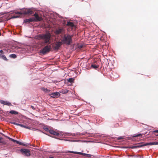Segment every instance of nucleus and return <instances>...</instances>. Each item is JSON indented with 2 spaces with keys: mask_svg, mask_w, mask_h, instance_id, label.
<instances>
[{
  "mask_svg": "<svg viewBox=\"0 0 158 158\" xmlns=\"http://www.w3.org/2000/svg\"><path fill=\"white\" fill-rule=\"evenodd\" d=\"M0 102L2 104L4 105H7L8 106H10L11 105V104L10 103L6 101L1 100L0 101Z\"/></svg>",
  "mask_w": 158,
  "mask_h": 158,
  "instance_id": "13",
  "label": "nucleus"
},
{
  "mask_svg": "<svg viewBox=\"0 0 158 158\" xmlns=\"http://www.w3.org/2000/svg\"><path fill=\"white\" fill-rule=\"evenodd\" d=\"M63 31L62 29H58L56 31V33L57 34H60Z\"/></svg>",
  "mask_w": 158,
  "mask_h": 158,
  "instance_id": "19",
  "label": "nucleus"
},
{
  "mask_svg": "<svg viewBox=\"0 0 158 158\" xmlns=\"http://www.w3.org/2000/svg\"><path fill=\"white\" fill-rule=\"evenodd\" d=\"M33 16L35 17V18L34 19V22H37L38 21H40L43 20V18L41 16H40L38 15L35 13Z\"/></svg>",
  "mask_w": 158,
  "mask_h": 158,
  "instance_id": "8",
  "label": "nucleus"
},
{
  "mask_svg": "<svg viewBox=\"0 0 158 158\" xmlns=\"http://www.w3.org/2000/svg\"><path fill=\"white\" fill-rule=\"evenodd\" d=\"M123 139V137H118V139L119 140V139Z\"/></svg>",
  "mask_w": 158,
  "mask_h": 158,
  "instance_id": "34",
  "label": "nucleus"
},
{
  "mask_svg": "<svg viewBox=\"0 0 158 158\" xmlns=\"http://www.w3.org/2000/svg\"><path fill=\"white\" fill-rule=\"evenodd\" d=\"M51 35L50 33L47 32L44 34H39L35 37V39L36 40H42V41L41 44L42 45L49 44L50 43Z\"/></svg>",
  "mask_w": 158,
  "mask_h": 158,
  "instance_id": "1",
  "label": "nucleus"
},
{
  "mask_svg": "<svg viewBox=\"0 0 158 158\" xmlns=\"http://www.w3.org/2000/svg\"><path fill=\"white\" fill-rule=\"evenodd\" d=\"M15 13L17 14H19V15H23V10H22V12H15Z\"/></svg>",
  "mask_w": 158,
  "mask_h": 158,
  "instance_id": "26",
  "label": "nucleus"
},
{
  "mask_svg": "<svg viewBox=\"0 0 158 158\" xmlns=\"http://www.w3.org/2000/svg\"><path fill=\"white\" fill-rule=\"evenodd\" d=\"M63 44L62 42L58 41L56 42L55 44L54 48L55 50H58L59 49L60 46Z\"/></svg>",
  "mask_w": 158,
  "mask_h": 158,
  "instance_id": "9",
  "label": "nucleus"
},
{
  "mask_svg": "<svg viewBox=\"0 0 158 158\" xmlns=\"http://www.w3.org/2000/svg\"><path fill=\"white\" fill-rule=\"evenodd\" d=\"M49 158H54L53 157H49Z\"/></svg>",
  "mask_w": 158,
  "mask_h": 158,
  "instance_id": "35",
  "label": "nucleus"
},
{
  "mask_svg": "<svg viewBox=\"0 0 158 158\" xmlns=\"http://www.w3.org/2000/svg\"><path fill=\"white\" fill-rule=\"evenodd\" d=\"M31 108H32L33 110H35V108L34 106H31Z\"/></svg>",
  "mask_w": 158,
  "mask_h": 158,
  "instance_id": "31",
  "label": "nucleus"
},
{
  "mask_svg": "<svg viewBox=\"0 0 158 158\" xmlns=\"http://www.w3.org/2000/svg\"><path fill=\"white\" fill-rule=\"evenodd\" d=\"M67 25L69 26L72 28H73L74 27H75L74 23H73L70 22H68L67 23Z\"/></svg>",
  "mask_w": 158,
  "mask_h": 158,
  "instance_id": "16",
  "label": "nucleus"
},
{
  "mask_svg": "<svg viewBox=\"0 0 158 158\" xmlns=\"http://www.w3.org/2000/svg\"><path fill=\"white\" fill-rule=\"evenodd\" d=\"M154 133H158V130H156L153 131Z\"/></svg>",
  "mask_w": 158,
  "mask_h": 158,
  "instance_id": "33",
  "label": "nucleus"
},
{
  "mask_svg": "<svg viewBox=\"0 0 158 158\" xmlns=\"http://www.w3.org/2000/svg\"><path fill=\"white\" fill-rule=\"evenodd\" d=\"M11 123L14 125L20 126L22 127H24V128H25L27 129H31V128L30 127H28L27 126H26L24 125H22L21 124H19V123H18L15 122H12V123Z\"/></svg>",
  "mask_w": 158,
  "mask_h": 158,
  "instance_id": "12",
  "label": "nucleus"
},
{
  "mask_svg": "<svg viewBox=\"0 0 158 158\" xmlns=\"http://www.w3.org/2000/svg\"><path fill=\"white\" fill-rule=\"evenodd\" d=\"M85 45H83V44H80V45H78V46H77V47L78 48H80V49H81L82 48H83L85 47Z\"/></svg>",
  "mask_w": 158,
  "mask_h": 158,
  "instance_id": "25",
  "label": "nucleus"
},
{
  "mask_svg": "<svg viewBox=\"0 0 158 158\" xmlns=\"http://www.w3.org/2000/svg\"><path fill=\"white\" fill-rule=\"evenodd\" d=\"M21 154L25 156H29L31 155L30 150L27 149H21L20 150Z\"/></svg>",
  "mask_w": 158,
  "mask_h": 158,
  "instance_id": "5",
  "label": "nucleus"
},
{
  "mask_svg": "<svg viewBox=\"0 0 158 158\" xmlns=\"http://www.w3.org/2000/svg\"><path fill=\"white\" fill-rule=\"evenodd\" d=\"M19 16H13L12 17V18H17L19 17Z\"/></svg>",
  "mask_w": 158,
  "mask_h": 158,
  "instance_id": "30",
  "label": "nucleus"
},
{
  "mask_svg": "<svg viewBox=\"0 0 158 158\" xmlns=\"http://www.w3.org/2000/svg\"><path fill=\"white\" fill-rule=\"evenodd\" d=\"M6 137L8 139H9L11 141H13L14 142H16L17 144H19L20 145H23V146H27V144H25L23 143H22V142H19L17 140H15V139H13L11 138H10V137L6 136Z\"/></svg>",
  "mask_w": 158,
  "mask_h": 158,
  "instance_id": "6",
  "label": "nucleus"
},
{
  "mask_svg": "<svg viewBox=\"0 0 158 158\" xmlns=\"http://www.w3.org/2000/svg\"><path fill=\"white\" fill-rule=\"evenodd\" d=\"M51 97L52 98H57L60 97V94L58 92H54L50 94Z\"/></svg>",
  "mask_w": 158,
  "mask_h": 158,
  "instance_id": "11",
  "label": "nucleus"
},
{
  "mask_svg": "<svg viewBox=\"0 0 158 158\" xmlns=\"http://www.w3.org/2000/svg\"><path fill=\"white\" fill-rule=\"evenodd\" d=\"M44 91L46 93H49L50 90L49 89H44Z\"/></svg>",
  "mask_w": 158,
  "mask_h": 158,
  "instance_id": "27",
  "label": "nucleus"
},
{
  "mask_svg": "<svg viewBox=\"0 0 158 158\" xmlns=\"http://www.w3.org/2000/svg\"><path fill=\"white\" fill-rule=\"evenodd\" d=\"M91 67L93 68L94 69H96L97 68H98L99 67V66L98 65H97L94 64H92L91 66Z\"/></svg>",
  "mask_w": 158,
  "mask_h": 158,
  "instance_id": "22",
  "label": "nucleus"
},
{
  "mask_svg": "<svg viewBox=\"0 0 158 158\" xmlns=\"http://www.w3.org/2000/svg\"><path fill=\"white\" fill-rule=\"evenodd\" d=\"M73 36V35L65 34L62 37L61 41L63 44L69 45L72 42V38Z\"/></svg>",
  "mask_w": 158,
  "mask_h": 158,
  "instance_id": "2",
  "label": "nucleus"
},
{
  "mask_svg": "<svg viewBox=\"0 0 158 158\" xmlns=\"http://www.w3.org/2000/svg\"><path fill=\"white\" fill-rule=\"evenodd\" d=\"M33 13V11L31 9H27L23 10V13L24 15H30Z\"/></svg>",
  "mask_w": 158,
  "mask_h": 158,
  "instance_id": "7",
  "label": "nucleus"
},
{
  "mask_svg": "<svg viewBox=\"0 0 158 158\" xmlns=\"http://www.w3.org/2000/svg\"><path fill=\"white\" fill-rule=\"evenodd\" d=\"M68 81L71 83H73L74 82V79L72 78H69L68 80Z\"/></svg>",
  "mask_w": 158,
  "mask_h": 158,
  "instance_id": "23",
  "label": "nucleus"
},
{
  "mask_svg": "<svg viewBox=\"0 0 158 158\" xmlns=\"http://www.w3.org/2000/svg\"><path fill=\"white\" fill-rule=\"evenodd\" d=\"M69 91V90L66 89H62L61 90L60 92L63 94H65L67 93Z\"/></svg>",
  "mask_w": 158,
  "mask_h": 158,
  "instance_id": "18",
  "label": "nucleus"
},
{
  "mask_svg": "<svg viewBox=\"0 0 158 158\" xmlns=\"http://www.w3.org/2000/svg\"><path fill=\"white\" fill-rule=\"evenodd\" d=\"M67 152L68 153H73L75 154H80L81 155L85 156L87 157H89V155L87 154H85L84 153H81V152H73V151H68Z\"/></svg>",
  "mask_w": 158,
  "mask_h": 158,
  "instance_id": "10",
  "label": "nucleus"
},
{
  "mask_svg": "<svg viewBox=\"0 0 158 158\" xmlns=\"http://www.w3.org/2000/svg\"><path fill=\"white\" fill-rule=\"evenodd\" d=\"M51 46L50 45H47L45 46L42 50H40V52L44 55L49 52L51 50Z\"/></svg>",
  "mask_w": 158,
  "mask_h": 158,
  "instance_id": "4",
  "label": "nucleus"
},
{
  "mask_svg": "<svg viewBox=\"0 0 158 158\" xmlns=\"http://www.w3.org/2000/svg\"><path fill=\"white\" fill-rule=\"evenodd\" d=\"M9 57L12 58H16L17 56L15 54H13L10 55Z\"/></svg>",
  "mask_w": 158,
  "mask_h": 158,
  "instance_id": "21",
  "label": "nucleus"
},
{
  "mask_svg": "<svg viewBox=\"0 0 158 158\" xmlns=\"http://www.w3.org/2000/svg\"><path fill=\"white\" fill-rule=\"evenodd\" d=\"M44 129L45 130V131H48L49 132H50V130L51 129L50 128L46 127H44Z\"/></svg>",
  "mask_w": 158,
  "mask_h": 158,
  "instance_id": "24",
  "label": "nucleus"
},
{
  "mask_svg": "<svg viewBox=\"0 0 158 158\" xmlns=\"http://www.w3.org/2000/svg\"><path fill=\"white\" fill-rule=\"evenodd\" d=\"M10 113L12 114H18V112L16 111L11 110L10 111Z\"/></svg>",
  "mask_w": 158,
  "mask_h": 158,
  "instance_id": "20",
  "label": "nucleus"
},
{
  "mask_svg": "<svg viewBox=\"0 0 158 158\" xmlns=\"http://www.w3.org/2000/svg\"><path fill=\"white\" fill-rule=\"evenodd\" d=\"M158 145V142H152L146 143H144L142 145L139 144L136 146H133L131 147V148H139L142 146H146L147 145Z\"/></svg>",
  "mask_w": 158,
  "mask_h": 158,
  "instance_id": "3",
  "label": "nucleus"
},
{
  "mask_svg": "<svg viewBox=\"0 0 158 158\" xmlns=\"http://www.w3.org/2000/svg\"><path fill=\"white\" fill-rule=\"evenodd\" d=\"M24 22L26 23H30L32 22H34V18H30L28 19H26L24 20Z\"/></svg>",
  "mask_w": 158,
  "mask_h": 158,
  "instance_id": "15",
  "label": "nucleus"
},
{
  "mask_svg": "<svg viewBox=\"0 0 158 158\" xmlns=\"http://www.w3.org/2000/svg\"><path fill=\"white\" fill-rule=\"evenodd\" d=\"M0 58L2 59L5 61H7L8 59L6 58V56L2 54H0Z\"/></svg>",
  "mask_w": 158,
  "mask_h": 158,
  "instance_id": "17",
  "label": "nucleus"
},
{
  "mask_svg": "<svg viewBox=\"0 0 158 158\" xmlns=\"http://www.w3.org/2000/svg\"><path fill=\"white\" fill-rule=\"evenodd\" d=\"M157 136H158V134L157 135Z\"/></svg>",
  "mask_w": 158,
  "mask_h": 158,
  "instance_id": "36",
  "label": "nucleus"
},
{
  "mask_svg": "<svg viewBox=\"0 0 158 158\" xmlns=\"http://www.w3.org/2000/svg\"><path fill=\"white\" fill-rule=\"evenodd\" d=\"M2 139V138L0 137V143H2V144H5V141H2L1 140Z\"/></svg>",
  "mask_w": 158,
  "mask_h": 158,
  "instance_id": "28",
  "label": "nucleus"
},
{
  "mask_svg": "<svg viewBox=\"0 0 158 158\" xmlns=\"http://www.w3.org/2000/svg\"><path fill=\"white\" fill-rule=\"evenodd\" d=\"M142 135V134H137V135L134 136V137H136L140 136H141Z\"/></svg>",
  "mask_w": 158,
  "mask_h": 158,
  "instance_id": "29",
  "label": "nucleus"
},
{
  "mask_svg": "<svg viewBox=\"0 0 158 158\" xmlns=\"http://www.w3.org/2000/svg\"><path fill=\"white\" fill-rule=\"evenodd\" d=\"M49 133L54 135L57 136L59 135V134L58 132L55 131H54L51 129L50 130Z\"/></svg>",
  "mask_w": 158,
  "mask_h": 158,
  "instance_id": "14",
  "label": "nucleus"
},
{
  "mask_svg": "<svg viewBox=\"0 0 158 158\" xmlns=\"http://www.w3.org/2000/svg\"><path fill=\"white\" fill-rule=\"evenodd\" d=\"M0 53H1L0 54H3L4 53L3 51L2 50H1L0 51Z\"/></svg>",
  "mask_w": 158,
  "mask_h": 158,
  "instance_id": "32",
  "label": "nucleus"
}]
</instances>
